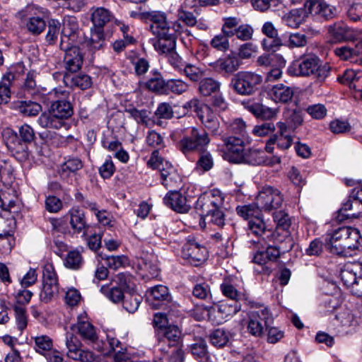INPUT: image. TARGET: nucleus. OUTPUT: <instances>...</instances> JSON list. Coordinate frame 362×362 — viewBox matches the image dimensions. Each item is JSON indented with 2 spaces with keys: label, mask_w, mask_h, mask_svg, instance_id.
<instances>
[{
  "label": "nucleus",
  "mask_w": 362,
  "mask_h": 362,
  "mask_svg": "<svg viewBox=\"0 0 362 362\" xmlns=\"http://www.w3.org/2000/svg\"><path fill=\"white\" fill-rule=\"evenodd\" d=\"M61 24L56 19H50L48 21L47 32L45 36V40L49 45H54L59 33Z\"/></svg>",
  "instance_id": "69168bd1"
},
{
  "label": "nucleus",
  "mask_w": 362,
  "mask_h": 362,
  "mask_svg": "<svg viewBox=\"0 0 362 362\" xmlns=\"http://www.w3.org/2000/svg\"><path fill=\"white\" fill-rule=\"evenodd\" d=\"M64 51V64L66 70L74 73L81 69L83 64V55L78 47L71 45L67 49H61Z\"/></svg>",
  "instance_id": "dca6fc26"
},
{
  "label": "nucleus",
  "mask_w": 362,
  "mask_h": 362,
  "mask_svg": "<svg viewBox=\"0 0 362 362\" xmlns=\"http://www.w3.org/2000/svg\"><path fill=\"white\" fill-rule=\"evenodd\" d=\"M78 33V25L76 18L65 17L62 23L61 33L60 49H67V46L76 42Z\"/></svg>",
  "instance_id": "ddd939ff"
},
{
  "label": "nucleus",
  "mask_w": 362,
  "mask_h": 362,
  "mask_svg": "<svg viewBox=\"0 0 362 362\" xmlns=\"http://www.w3.org/2000/svg\"><path fill=\"white\" fill-rule=\"evenodd\" d=\"M257 204L265 211L272 210V187H264L257 197Z\"/></svg>",
  "instance_id": "0e129e2a"
},
{
  "label": "nucleus",
  "mask_w": 362,
  "mask_h": 362,
  "mask_svg": "<svg viewBox=\"0 0 362 362\" xmlns=\"http://www.w3.org/2000/svg\"><path fill=\"white\" fill-rule=\"evenodd\" d=\"M223 197L219 190L213 189L204 192L198 198L195 204V210L202 220L206 216L211 214L214 210L222 208Z\"/></svg>",
  "instance_id": "0eeeda50"
},
{
  "label": "nucleus",
  "mask_w": 362,
  "mask_h": 362,
  "mask_svg": "<svg viewBox=\"0 0 362 362\" xmlns=\"http://www.w3.org/2000/svg\"><path fill=\"white\" fill-rule=\"evenodd\" d=\"M62 121L72 116L74 110L71 103L66 100L57 99L53 101L50 108Z\"/></svg>",
  "instance_id": "c756f323"
},
{
  "label": "nucleus",
  "mask_w": 362,
  "mask_h": 362,
  "mask_svg": "<svg viewBox=\"0 0 362 362\" xmlns=\"http://www.w3.org/2000/svg\"><path fill=\"white\" fill-rule=\"evenodd\" d=\"M211 142L209 134L202 127H192L177 144L178 149L185 156L206 150Z\"/></svg>",
  "instance_id": "7ed1b4c3"
},
{
  "label": "nucleus",
  "mask_w": 362,
  "mask_h": 362,
  "mask_svg": "<svg viewBox=\"0 0 362 362\" xmlns=\"http://www.w3.org/2000/svg\"><path fill=\"white\" fill-rule=\"evenodd\" d=\"M267 325V321H263L257 313H252L249 316L247 322V331L255 337H259L263 333L264 326Z\"/></svg>",
  "instance_id": "ea45409f"
},
{
  "label": "nucleus",
  "mask_w": 362,
  "mask_h": 362,
  "mask_svg": "<svg viewBox=\"0 0 362 362\" xmlns=\"http://www.w3.org/2000/svg\"><path fill=\"white\" fill-rule=\"evenodd\" d=\"M262 82V76L255 72L240 71L233 76L230 88L238 95L250 96L253 95Z\"/></svg>",
  "instance_id": "39448f33"
},
{
  "label": "nucleus",
  "mask_w": 362,
  "mask_h": 362,
  "mask_svg": "<svg viewBox=\"0 0 362 362\" xmlns=\"http://www.w3.org/2000/svg\"><path fill=\"white\" fill-rule=\"evenodd\" d=\"M181 73H183L192 82H200L206 74V69L192 64L186 63Z\"/></svg>",
  "instance_id": "8fccbe9b"
},
{
  "label": "nucleus",
  "mask_w": 362,
  "mask_h": 362,
  "mask_svg": "<svg viewBox=\"0 0 362 362\" xmlns=\"http://www.w3.org/2000/svg\"><path fill=\"white\" fill-rule=\"evenodd\" d=\"M38 124L43 128L60 129L65 122L58 116L52 112L51 110L47 112L42 113L37 119Z\"/></svg>",
  "instance_id": "2f4dec72"
},
{
  "label": "nucleus",
  "mask_w": 362,
  "mask_h": 362,
  "mask_svg": "<svg viewBox=\"0 0 362 362\" xmlns=\"http://www.w3.org/2000/svg\"><path fill=\"white\" fill-rule=\"evenodd\" d=\"M237 214L245 220L253 219L258 216H262L261 209L259 206L255 203L246 204L243 206H238L236 207Z\"/></svg>",
  "instance_id": "5fc2aeb1"
},
{
  "label": "nucleus",
  "mask_w": 362,
  "mask_h": 362,
  "mask_svg": "<svg viewBox=\"0 0 362 362\" xmlns=\"http://www.w3.org/2000/svg\"><path fill=\"white\" fill-rule=\"evenodd\" d=\"M216 313V306H206L197 305L191 311V315L197 321L208 320L213 324L218 323L221 319L215 316Z\"/></svg>",
  "instance_id": "4be33fe9"
},
{
  "label": "nucleus",
  "mask_w": 362,
  "mask_h": 362,
  "mask_svg": "<svg viewBox=\"0 0 362 362\" xmlns=\"http://www.w3.org/2000/svg\"><path fill=\"white\" fill-rule=\"evenodd\" d=\"M215 316L221 318V320L216 325H220L225 321L228 317L236 314L241 308V305L238 300H229L221 302L216 307Z\"/></svg>",
  "instance_id": "bb28decb"
},
{
  "label": "nucleus",
  "mask_w": 362,
  "mask_h": 362,
  "mask_svg": "<svg viewBox=\"0 0 362 362\" xmlns=\"http://www.w3.org/2000/svg\"><path fill=\"white\" fill-rule=\"evenodd\" d=\"M83 168V163L78 158H70L64 162L59 170L62 179H66L71 173H75Z\"/></svg>",
  "instance_id": "4c0bfd02"
},
{
  "label": "nucleus",
  "mask_w": 362,
  "mask_h": 362,
  "mask_svg": "<svg viewBox=\"0 0 362 362\" xmlns=\"http://www.w3.org/2000/svg\"><path fill=\"white\" fill-rule=\"evenodd\" d=\"M348 237L345 244V254L344 256L351 255V252L358 250L362 246V237L356 228L347 227Z\"/></svg>",
  "instance_id": "7c9ffc66"
},
{
  "label": "nucleus",
  "mask_w": 362,
  "mask_h": 362,
  "mask_svg": "<svg viewBox=\"0 0 362 362\" xmlns=\"http://www.w3.org/2000/svg\"><path fill=\"white\" fill-rule=\"evenodd\" d=\"M142 301V296L136 291L125 293L122 300L123 308L129 313H135Z\"/></svg>",
  "instance_id": "49530a36"
},
{
  "label": "nucleus",
  "mask_w": 362,
  "mask_h": 362,
  "mask_svg": "<svg viewBox=\"0 0 362 362\" xmlns=\"http://www.w3.org/2000/svg\"><path fill=\"white\" fill-rule=\"evenodd\" d=\"M338 81L358 92H362V71L346 70Z\"/></svg>",
  "instance_id": "cd10ccee"
},
{
  "label": "nucleus",
  "mask_w": 362,
  "mask_h": 362,
  "mask_svg": "<svg viewBox=\"0 0 362 362\" xmlns=\"http://www.w3.org/2000/svg\"><path fill=\"white\" fill-rule=\"evenodd\" d=\"M244 138L240 136H223L222 141L226 151L224 152V158L230 163H242L245 151V144Z\"/></svg>",
  "instance_id": "6e6552de"
},
{
  "label": "nucleus",
  "mask_w": 362,
  "mask_h": 362,
  "mask_svg": "<svg viewBox=\"0 0 362 362\" xmlns=\"http://www.w3.org/2000/svg\"><path fill=\"white\" fill-rule=\"evenodd\" d=\"M293 94V90L288 86L283 84L273 86V100L275 103H286L292 98Z\"/></svg>",
  "instance_id": "3c124183"
},
{
  "label": "nucleus",
  "mask_w": 362,
  "mask_h": 362,
  "mask_svg": "<svg viewBox=\"0 0 362 362\" xmlns=\"http://www.w3.org/2000/svg\"><path fill=\"white\" fill-rule=\"evenodd\" d=\"M306 11L303 8L293 9L282 16L283 22L291 28H298L305 19Z\"/></svg>",
  "instance_id": "e433bc0d"
},
{
  "label": "nucleus",
  "mask_w": 362,
  "mask_h": 362,
  "mask_svg": "<svg viewBox=\"0 0 362 362\" xmlns=\"http://www.w3.org/2000/svg\"><path fill=\"white\" fill-rule=\"evenodd\" d=\"M362 271L360 262H348L342 266L339 271V278L343 284L353 293L358 285V277Z\"/></svg>",
  "instance_id": "f8f14e48"
},
{
  "label": "nucleus",
  "mask_w": 362,
  "mask_h": 362,
  "mask_svg": "<svg viewBox=\"0 0 362 362\" xmlns=\"http://www.w3.org/2000/svg\"><path fill=\"white\" fill-rule=\"evenodd\" d=\"M347 227H340L327 234L325 245L331 253L341 256L345 254V243L348 237Z\"/></svg>",
  "instance_id": "9d476101"
},
{
  "label": "nucleus",
  "mask_w": 362,
  "mask_h": 362,
  "mask_svg": "<svg viewBox=\"0 0 362 362\" xmlns=\"http://www.w3.org/2000/svg\"><path fill=\"white\" fill-rule=\"evenodd\" d=\"M188 88L189 85L185 81L180 79H170L166 81L164 93L165 95L169 94V93L180 95L186 92Z\"/></svg>",
  "instance_id": "bf43d9fd"
},
{
  "label": "nucleus",
  "mask_w": 362,
  "mask_h": 362,
  "mask_svg": "<svg viewBox=\"0 0 362 362\" xmlns=\"http://www.w3.org/2000/svg\"><path fill=\"white\" fill-rule=\"evenodd\" d=\"M105 42L104 30L102 28L93 27L90 30V37L88 40V45L94 50L101 49Z\"/></svg>",
  "instance_id": "4d7b16f0"
},
{
  "label": "nucleus",
  "mask_w": 362,
  "mask_h": 362,
  "mask_svg": "<svg viewBox=\"0 0 362 362\" xmlns=\"http://www.w3.org/2000/svg\"><path fill=\"white\" fill-rule=\"evenodd\" d=\"M113 19L112 13L103 7L96 8L91 14V21L93 23V27L96 28H103L107 23Z\"/></svg>",
  "instance_id": "f704fd0d"
},
{
  "label": "nucleus",
  "mask_w": 362,
  "mask_h": 362,
  "mask_svg": "<svg viewBox=\"0 0 362 362\" xmlns=\"http://www.w3.org/2000/svg\"><path fill=\"white\" fill-rule=\"evenodd\" d=\"M165 205L178 213H186L190 209L186 197L178 191H170L163 198Z\"/></svg>",
  "instance_id": "aec40b11"
},
{
  "label": "nucleus",
  "mask_w": 362,
  "mask_h": 362,
  "mask_svg": "<svg viewBox=\"0 0 362 362\" xmlns=\"http://www.w3.org/2000/svg\"><path fill=\"white\" fill-rule=\"evenodd\" d=\"M276 125L280 134L279 136H273V144L276 142L277 146L280 148L287 149L292 143V138L290 135L291 132L288 131L284 122H279Z\"/></svg>",
  "instance_id": "c9c22d12"
},
{
  "label": "nucleus",
  "mask_w": 362,
  "mask_h": 362,
  "mask_svg": "<svg viewBox=\"0 0 362 362\" xmlns=\"http://www.w3.org/2000/svg\"><path fill=\"white\" fill-rule=\"evenodd\" d=\"M261 101L263 103L264 98L268 100L272 98V95L269 90L264 89L260 93ZM247 110L255 115L257 117L262 119H270L272 118V109L263 103H254L247 107Z\"/></svg>",
  "instance_id": "b1692460"
},
{
  "label": "nucleus",
  "mask_w": 362,
  "mask_h": 362,
  "mask_svg": "<svg viewBox=\"0 0 362 362\" xmlns=\"http://www.w3.org/2000/svg\"><path fill=\"white\" fill-rule=\"evenodd\" d=\"M269 247L265 251L258 252L253 258L255 263L259 264L261 269L258 271L261 273H264L268 276L272 272V254L269 251Z\"/></svg>",
  "instance_id": "58836bf2"
},
{
  "label": "nucleus",
  "mask_w": 362,
  "mask_h": 362,
  "mask_svg": "<svg viewBox=\"0 0 362 362\" xmlns=\"http://www.w3.org/2000/svg\"><path fill=\"white\" fill-rule=\"evenodd\" d=\"M59 293L57 274L52 265H46L43 269L42 284L40 292V300L44 303L55 299Z\"/></svg>",
  "instance_id": "423d86ee"
},
{
  "label": "nucleus",
  "mask_w": 362,
  "mask_h": 362,
  "mask_svg": "<svg viewBox=\"0 0 362 362\" xmlns=\"http://www.w3.org/2000/svg\"><path fill=\"white\" fill-rule=\"evenodd\" d=\"M199 118L202 124L207 129L212 136L220 135V123L216 114H214L209 107L205 106L199 115Z\"/></svg>",
  "instance_id": "412c9836"
},
{
  "label": "nucleus",
  "mask_w": 362,
  "mask_h": 362,
  "mask_svg": "<svg viewBox=\"0 0 362 362\" xmlns=\"http://www.w3.org/2000/svg\"><path fill=\"white\" fill-rule=\"evenodd\" d=\"M304 6L305 11L327 20L334 18L337 13V8L324 0H307Z\"/></svg>",
  "instance_id": "4468645a"
},
{
  "label": "nucleus",
  "mask_w": 362,
  "mask_h": 362,
  "mask_svg": "<svg viewBox=\"0 0 362 362\" xmlns=\"http://www.w3.org/2000/svg\"><path fill=\"white\" fill-rule=\"evenodd\" d=\"M329 33L333 42L356 40L354 44L334 48V52L341 60L349 61L351 63L362 62V39L356 40L359 35L358 30L339 23L330 26Z\"/></svg>",
  "instance_id": "f03ea898"
},
{
  "label": "nucleus",
  "mask_w": 362,
  "mask_h": 362,
  "mask_svg": "<svg viewBox=\"0 0 362 362\" xmlns=\"http://www.w3.org/2000/svg\"><path fill=\"white\" fill-rule=\"evenodd\" d=\"M336 320L341 327L352 328L356 326L358 322L354 316L349 311L344 310L335 315Z\"/></svg>",
  "instance_id": "338daca9"
},
{
  "label": "nucleus",
  "mask_w": 362,
  "mask_h": 362,
  "mask_svg": "<svg viewBox=\"0 0 362 362\" xmlns=\"http://www.w3.org/2000/svg\"><path fill=\"white\" fill-rule=\"evenodd\" d=\"M146 23H150L149 30L153 35H159L162 32L171 30L170 25L167 21V16L163 11H148Z\"/></svg>",
  "instance_id": "2eb2a0df"
},
{
  "label": "nucleus",
  "mask_w": 362,
  "mask_h": 362,
  "mask_svg": "<svg viewBox=\"0 0 362 362\" xmlns=\"http://www.w3.org/2000/svg\"><path fill=\"white\" fill-rule=\"evenodd\" d=\"M25 27L30 34L38 35L45 30L46 23L42 18L32 16L25 20Z\"/></svg>",
  "instance_id": "603ef678"
},
{
  "label": "nucleus",
  "mask_w": 362,
  "mask_h": 362,
  "mask_svg": "<svg viewBox=\"0 0 362 362\" xmlns=\"http://www.w3.org/2000/svg\"><path fill=\"white\" fill-rule=\"evenodd\" d=\"M16 108L25 116L34 117L42 111V106L31 100H22L16 104Z\"/></svg>",
  "instance_id": "c03bdc74"
},
{
  "label": "nucleus",
  "mask_w": 362,
  "mask_h": 362,
  "mask_svg": "<svg viewBox=\"0 0 362 362\" xmlns=\"http://www.w3.org/2000/svg\"><path fill=\"white\" fill-rule=\"evenodd\" d=\"M228 131L234 134H238L240 138H244L247 134V125L241 118H235L226 122Z\"/></svg>",
  "instance_id": "680f3d73"
},
{
  "label": "nucleus",
  "mask_w": 362,
  "mask_h": 362,
  "mask_svg": "<svg viewBox=\"0 0 362 362\" xmlns=\"http://www.w3.org/2000/svg\"><path fill=\"white\" fill-rule=\"evenodd\" d=\"M35 342V349L38 354L45 356L53 350V341L47 335H39L32 338Z\"/></svg>",
  "instance_id": "09e8293b"
},
{
  "label": "nucleus",
  "mask_w": 362,
  "mask_h": 362,
  "mask_svg": "<svg viewBox=\"0 0 362 362\" xmlns=\"http://www.w3.org/2000/svg\"><path fill=\"white\" fill-rule=\"evenodd\" d=\"M15 79L13 73H7L2 78L0 84V104L7 103L11 97L10 86Z\"/></svg>",
  "instance_id": "6e6d98bb"
},
{
  "label": "nucleus",
  "mask_w": 362,
  "mask_h": 362,
  "mask_svg": "<svg viewBox=\"0 0 362 362\" xmlns=\"http://www.w3.org/2000/svg\"><path fill=\"white\" fill-rule=\"evenodd\" d=\"M221 83L213 78H203L199 83V92L203 96H211L221 90Z\"/></svg>",
  "instance_id": "473e14b6"
},
{
  "label": "nucleus",
  "mask_w": 362,
  "mask_h": 362,
  "mask_svg": "<svg viewBox=\"0 0 362 362\" xmlns=\"http://www.w3.org/2000/svg\"><path fill=\"white\" fill-rule=\"evenodd\" d=\"M171 30L162 32L159 35H154L152 40L155 49L160 54H168L175 49L176 37Z\"/></svg>",
  "instance_id": "a211bd4d"
},
{
  "label": "nucleus",
  "mask_w": 362,
  "mask_h": 362,
  "mask_svg": "<svg viewBox=\"0 0 362 362\" xmlns=\"http://www.w3.org/2000/svg\"><path fill=\"white\" fill-rule=\"evenodd\" d=\"M209 339L213 346L222 348L229 342L230 333L223 329L218 328L210 333Z\"/></svg>",
  "instance_id": "de8ad7c7"
},
{
  "label": "nucleus",
  "mask_w": 362,
  "mask_h": 362,
  "mask_svg": "<svg viewBox=\"0 0 362 362\" xmlns=\"http://www.w3.org/2000/svg\"><path fill=\"white\" fill-rule=\"evenodd\" d=\"M82 343L66 346L67 357L81 362H93L96 359L95 354L89 350L81 349Z\"/></svg>",
  "instance_id": "393cba45"
},
{
  "label": "nucleus",
  "mask_w": 362,
  "mask_h": 362,
  "mask_svg": "<svg viewBox=\"0 0 362 362\" xmlns=\"http://www.w3.org/2000/svg\"><path fill=\"white\" fill-rule=\"evenodd\" d=\"M148 165L153 169H158L160 172L161 180L171 174V170H176L168 161L163 160L159 156L158 150H154L147 163Z\"/></svg>",
  "instance_id": "a878e982"
},
{
  "label": "nucleus",
  "mask_w": 362,
  "mask_h": 362,
  "mask_svg": "<svg viewBox=\"0 0 362 362\" xmlns=\"http://www.w3.org/2000/svg\"><path fill=\"white\" fill-rule=\"evenodd\" d=\"M58 76H63V82L66 87L71 88H78L81 90H86L91 87L92 79L90 76L86 74L73 75L71 74H62L55 72L53 77L57 78Z\"/></svg>",
  "instance_id": "f3484780"
},
{
  "label": "nucleus",
  "mask_w": 362,
  "mask_h": 362,
  "mask_svg": "<svg viewBox=\"0 0 362 362\" xmlns=\"http://www.w3.org/2000/svg\"><path fill=\"white\" fill-rule=\"evenodd\" d=\"M171 298L168 288L163 285H156L146 291V300L153 309L165 308Z\"/></svg>",
  "instance_id": "9b49d317"
},
{
  "label": "nucleus",
  "mask_w": 362,
  "mask_h": 362,
  "mask_svg": "<svg viewBox=\"0 0 362 362\" xmlns=\"http://www.w3.org/2000/svg\"><path fill=\"white\" fill-rule=\"evenodd\" d=\"M264 152L256 149H245L242 163L252 165H261L264 163Z\"/></svg>",
  "instance_id": "052dcab7"
},
{
  "label": "nucleus",
  "mask_w": 362,
  "mask_h": 362,
  "mask_svg": "<svg viewBox=\"0 0 362 362\" xmlns=\"http://www.w3.org/2000/svg\"><path fill=\"white\" fill-rule=\"evenodd\" d=\"M69 223L75 233L86 234L88 226L86 223L84 211L78 207H74L69 211Z\"/></svg>",
  "instance_id": "c85d7f7f"
},
{
  "label": "nucleus",
  "mask_w": 362,
  "mask_h": 362,
  "mask_svg": "<svg viewBox=\"0 0 362 362\" xmlns=\"http://www.w3.org/2000/svg\"><path fill=\"white\" fill-rule=\"evenodd\" d=\"M339 213L346 218H358L362 216V186L353 189L347 201L339 210Z\"/></svg>",
  "instance_id": "1a4fd4ad"
},
{
  "label": "nucleus",
  "mask_w": 362,
  "mask_h": 362,
  "mask_svg": "<svg viewBox=\"0 0 362 362\" xmlns=\"http://www.w3.org/2000/svg\"><path fill=\"white\" fill-rule=\"evenodd\" d=\"M199 154L197 161L196 168L202 172L209 171L214 165V160L210 152L204 150L202 152H197Z\"/></svg>",
  "instance_id": "e2e57ef3"
},
{
  "label": "nucleus",
  "mask_w": 362,
  "mask_h": 362,
  "mask_svg": "<svg viewBox=\"0 0 362 362\" xmlns=\"http://www.w3.org/2000/svg\"><path fill=\"white\" fill-rule=\"evenodd\" d=\"M182 252L186 258L201 262L205 259L206 248L194 240H189L182 247Z\"/></svg>",
  "instance_id": "5701e85b"
},
{
  "label": "nucleus",
  "mask_w": 362,
  "mask_h": 362,
  "mask_svg": "<svg viewBox=\"0 0 362 362\" xmlns=\"http://www.w3.org/2000/svg\"><path fill=\"white\" fill-rule=\"evenodd\" d=\"M165 84L166 81L163 78L161 74L155 71L153 76L144 83V87L151 92L165 94Z\"/></svg>",
  "instance_id": "37998d69"
},
{
  "label": "nucleus",
  "mask_w": 362,
  "mask_h": 362,
  "mask_svg": "<svg viewBox=\"0 0 362 362\" xmlns=\"http://www.w3.org/2000/svg\"><path fill=\"white\" fill-rule=\"evenodd\" d=\"M163 341L168 343L169 347L182 346L181 332L177 326H168L163 332Z\"/></svg>",
  "instance_id": "79ce46f5"
},
{
  "label": "nucleus",
  "mask_w": 362,
  "mask_h": 362,
  "mask_svg": "<svg viewBox=\"0 0 362 362\" xmlns=\"http://www.w3.org/2000/svg\"><path fill=\"white\" fill-rule=\"evenodd\" d=\"M100 292L110 300L115 303L123 300L125 296L124 291L116 285L111 288L108 285H104L100 288Z\"/></svg>",
  "instance_id": "13d9d810"
},
{
  "label": "nucleus",
  "mask_w": 362,
  "mask_h": 362,
  "mask_svg": "<svg viewBox=\"0 0 362 362\" xmlns=\"http://www.w3.org/2000/svg\"><path fill=\"white\" fill-rule=\"evenodd\" d=\"M70 329L90 343H95L98 339L95 328L85 317H79L77 322L71 325Z\"/></svg>",
  "instance_id": "6ab92c4d"
},
{
  "label": "nucleus",
  "mask_w": 362,
  "mask_h": 362,
  "mask_svg": "<svg viewBox=\"0 0 362 362\" xmlns=\"http://www.w3.org/2000/svg\"><path fill=\"white\" fill-rule=\"evenodd\" d=\"M239 66L240 61L233 55H228L224 58L219 59L216 62V68L227 74L235 72L239 69Z\"/></svg>",
  "instance_id": "a19ab883"
},
{
  "label": "nucleus",
  "mask_w": 362,
  "mask_h": 362,
  "mask_svg": "<svg viewBox=\"0 0 362 362\" xmlns=\"http://www.w3.org/2000/svg\"><path fill=\"white\" fill-rule=\"evenodd\" d=\"M284 117L286 121L284 124L289 132L293 131L303 120L301 112L298 110H286L284 112Z\"/></svg>",
  "instance_id": "a18cd8bd"
},
{
  "label": "nucleus",
  "mask_w": 362,
  "mask_h": 362,
  "mask_svg": "<svg viewBox=\"0 0 362 362\" xmlns=\"http://www.w3.org/2000/svg\"><path fill=\"white\" fill-rule=\"evenodd\" d=\"M83 259L79 251L74 250L68 252L64 260V266L72 270L80 269L83 264Z\"/></svg>",
  "instance_id": "864d4df0"
},
{
  "label": "nucleus",
  "mask_w": 362,
  "mask_h": 362,
  "mask_svg": "<svg viewBox=\"0 0 362 362\" xmlns=\"http://www.w3.org/2000/svg\"><path fill=\"white\" fill-rule=\"evenodd\" d=\"M135 281V278L132 275L124 272L119 273L112 279V282L124 291L125 293L136 291Z\"/></svg>",
  "instance_id": "72a5a7b5"
},
{
  "label": "nucleus",
  "mask_w": 362,
  "mask_h": 362,
  "mask_svg": "<svg viewBox=\"0 0 362 362\" xmlns=\"http://www.w3.org/2000/svg\"><path fill=\"white\" fill-rule=\"evenodd\" d=\"M298 75L312 76L319 83H322L330 75L331 66L323 64L315 55L306 56L298 62Z\"/></svg>",
  "instance_id": "20e7f679"
},
{
  "label": "nucleus",
  "mask_w": 362,
  "mask_h": 362,
  "mask_svg": "<svg viewBox=\"0 0 362 362\" xmlns=\"http://www.w3.org/2000/svg\"><path fill=\"white\" fill-rule=\"evenodd\" d=\"M177 18L179 21L182 22L188 27L195 26L197 20L194 13L186 10L183 6H180L177 11Z\"/></svg>",
  "instance_id": "774afa93"
},
{
  "label": "nucleus",
  "mask_w": 362,
  "mask_h": 362,
  "mask_svg": "<svg viewBox=\"0 0 362 362\" xmlns=\"http://www.w3.org/2000/svg\"><path fill=\"white\" fill-rule=\"evenodd\" d=\"M285 207L286 202L283 194L279 189H273V209H280L279 211L273 213L274 221L276 223L275 230L273 231V241L279 243L273 245V262L293 247L289 230L291 220L285 211Z\"/></svg>",
  "instance_id": "f257e3e1"
}]
</instances>
